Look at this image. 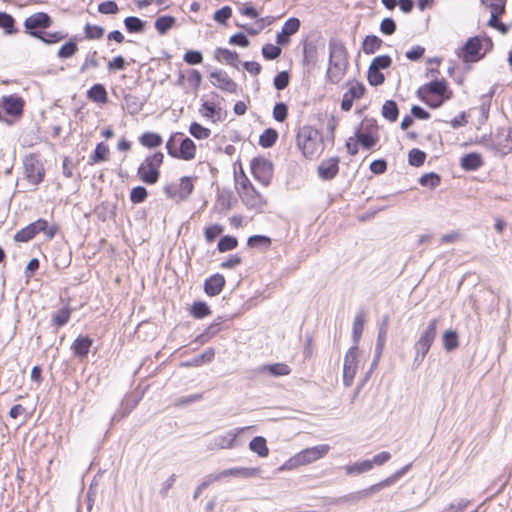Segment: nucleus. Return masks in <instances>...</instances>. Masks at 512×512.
<instances>
[{
	"label": "nucleus",
	"mask_w": 512,
	"mask_h": 512,
	"mask_svg": "<svg viewBox=\"0 0 512 512\" xmlns=\"http://www.w3.org/2000/svg\"><path fill=\"white\" fill-rule=\"evenodd\" d=\"M358 364V347L351 346L345 353L343 362V384L346 387L352 385Z\"/></svg>",
	"instance_id": "1a4fd4ad"
},
{
	"label": "nucleus",
	"mask_w": 512,
	"mask_h": 512,
	"mask_svg": "<svg viewBox=\"0 0 512 512\" xmlns=\"http://www.w3.org/2000/svg\"><path fill=\"white\" fill-rule=\"evenodd\" d=\"M237 245H238V241H237L236 237L230 236V235H225L219 239L218 244H217V249L220 252H227V251H230V250L236 248Z\"/></svg>",
	"instance_id": "4d7b16f0"
},
{
	"label": "nucleus",
	"mask_w": 512,
	"mask_h": 512,
	"mask_svg": "<svg viewBox=\"0 0 512 512\" xmlns=\"http://www.w3.org/2000/svg\"><path fill=\"white\" fill-rule=\"evenodd\" d=\"M193 178L189 176H183L180 178L178 185L170 184L164 187V193L170 199L176 201L186 200L193 192Z\"/></svg>",
	"instance_id": "0eeeda50"
},
{
	"label": "nucleus",
	"mask_w": 512,
	"mask_h": 512,
	"mask_svg": "<svg viewBox=\"0 0 512 512\" xmlns=\"http://www.w3.org/2000/svg\"><path fill=\"white\" fill-rule=\"evenodd\" d=\"M109 147L104 142H100L96 145L94 152L90 155V161L92 163L104 162L108 159Z\"/></svg>",
	"instance_id": "a18cd8bd"
},
{
	"label": "nucleus",
	"mask_w": 512,
	"mask_h": 512,
	"mask_svg": "<svg viewBox=\"0 0 512 512\" xmlns=\"http://www.w3.org/2000/svg\"><path fill=\"white\" fill-rule=\"evenodd\" d=\"M250 168L255 180L263 186H269L273 178V164L264 157H255L250 162Z\"/></svg>",
	"instance_id": "423d86ee"
},
{
	"label": "nucleus",
	"mask_w": 512,
	"mask_h": 512,
	"mask_svg": "<svg viewBox=\"0 0 512 512\" xmlns=\"http://www.w3.org/2000/svg\"><path fill=\"white\" fill-rule=\"evenodd\" d=\"M372 468L370 460H363L346 466V473L349 475L361 474L370 471Z\"/></svg>",
	"instance_id": "8fccbe9b"
},
{
	"label": "nucleus",
	"mask_w": 512,
	"mask_h": 512,
	"mask_svg": "<svg viewBox=\"0 0 512 512\" xmlns=\"http://www.w3.org/2000/svg\"><path fill=\"white\" fill-rule=\"evenodd\" d=\"M46 228L47 221L44 219H38L16 232L14 235V240L16 242H28L29 240L33 239L39 232L45 230Z\"/></svg>",
	"instance_id": "f3484780"
},
{
	"label": "nucleus",
	"mask_w": 512,
	"mask_h": 512,
	"mask_svg": "<svg viewBox=\"0 0 512 512\" xmlns=\"http://www.w3.org/2000/svg\"><path fill=\"white\" fill-rule=\"evenodd\" d=\"M261 52L266 60H274L280 56L282 50L278 45L268 43L263 45Z\"/></svg>",
	"instance_id": "680f3d73"
},
{
	"label": "nucleus",
	"mask_w": 512,
	"mask_h": 512,
	"mask_svg": "<svg viewBox=\"0 0 512 512\" xmlns=\"http://www.w3.org/2000/svg\"><path fill=\"white\" fill-rule=\"evenodd\" d=\"M470 501L466 499H459L454 503H450L443 508L440 512H464L469 506Z\"/></svg>",
	"instance_id": "774afa93"
},
{
	"label": "nucleus",
	"mask_w": 512,
	"mask_h": 512,
	"mask_svg": "<svg viewBox=\"0 0 512 512\" xmlns=\"http://www.w3.org/2000/svg\"><path fill=\"white\" fill-rule=\"evenodd\" d=\"M215 357V350L213 348H207L203 353L180 363L181 367H200L205 363H210Z\"/></svg>",
	"instance_id": "cd10ccee"
},
{
	"label": "nucleus",
	"mask_w": 512,
	"mask_h": 512,
	"mask_svg": "<svg viewBox=\"0 0 512 512\" xmlns=\"http://www.w3.org/2000/svg\"><path fill=\"white\" fill-rule=\"evenodd\" d=\"M439 320L434 318L429 321L427 327L421 333L419 339L416 341L414 345V349L416 351L414 363L422 362L429 352L434 340L437 336V325Z\"/></svg>",
	"instance_id": "39448f33"
},
{
	"label": "nucleus",
	"mask_w": 512,
	"mask_h": 512,
	"mask_svg": "<svg viewBox=\"0 0 512 512\" xmlns=\"http://www.w3.org/2000/svg\"><path fill=\"white\" fill-rule=\"evenodd\" d=\"M0 28L3 29L6 35H13L18 32L14 17L4 11H0Z\"/></svg>",
	"instance_id": "ea45409f"
},
{
	"label": "nucleus",
	"mask_w": 512,
	"mask_h": 512,
	"mask_svg": "<svg viewBox=\"0 0 512 512\" xmlns=\"http://www.w3.org/2000/svg\"><path fill=\"white\" fill-rule=\"evenodd\" d=\"M278 139V133L273 128H267L259 137V145L263 148L272 147Z\"/></svg>",
	"instance_id": "49530a36"
},
{
	"label": "nucleus",
	"mask_w": 512,
	"mask_h": 512,
	"mask_svg": "<svg viewBox=\"0 0 512 512\" xmlns=\"http://www.w3.org/2000/svg\"><path fill=\"white\" fill-rule=\"evenodd\" d=\"M297 146L305 157H314L323 149L321 133L310 125L303 126L297 134Z\"/></svg>",
	"instance_id": "7ed1b4c3"
},
{
	"label": "nucleus",
	"mask_w": 512,
	"mask_h": 512,
	"mask_svg": "<svg viewBox=\"0 0 512 512\" xmlns=\"http://www.w3.org/2000/svg\"><path fill=\"white\" fill-rule=\"evenodd\" d=\"M339 162L337 156L322 160L317 168L319 178L324 181L333 180L339 173Z\"/></svg>",
	"instance_id": "dca6fc26"
},
{
	"label": "nucleus",
	"mask_w": 512,
	"mask_h": 512,
	"mask_svg": "<svg viewBox=\"0 0 512 512\" xmlns=\"http://www.w3.org/2000/svg\"><path fill=\"white\" fill-rule=\"evenodd\" d=\"M196 155V145L188 137L179 139V148L177 152V159L192 160Z\"/></svg>",
	"instance_id": "c85d7f7f"
},
{
	"label": "nucleus",
	"mask_w": 512,
	"mask_h": 512,
	"mask_svg": "<svg viewBox=\"0 0 512 512\" xmlns=\"http://www.w3.org/2000/svg\"><path fill=\"white\" fill-rule=\"evenodd\" d=\"M495 144L499 150L505 153L510 152L512 150V127L497 129Z\"/></svg>",
	"instance_id": "bb28decb"
},
{
	"label": "nucleus",
	"mask_w": 512,
	"mask_h": 512,
	"mask_svg": "<svg viewBox=\"0 0 512 512\" xmlns=\"http://www.w3.org/2000/svg\"><path fill=\"white\" fill-rule=\"evenodd\" d=\"M417 96L421 101H423L428 107H430L432 109L441 107L446 100L450 99L449 97H440V96H436V95L431 96V95L417 94Z\"/></svg>",
	"instance_id": "603ef678"
},
{
	"label": "nucleus",
	"mask_w": 512,
	"mask_h": 512,
	"mask_svg": "<svg viewBox=\"0 0 512 512\" xmlns=\"http://www.w3.org/2000/svg\"><path fill=\"white\" fill-rule=\"evenodd\" d=\"M148 196L147 189L143 186H136L130 192V201L133 204H140L146 200Z\"/></svg>",
	"instance_id": "052dcab7"
},
{
	"label": "nucleus",
	"mask_w": 512,
	"mask_h": 512,
	"mask_svg": "<svg viewBox=\"0 0 512 512\" xmlns=\"http://www.w3.org/2000/svg\"><path fill=\"white\" fill-rule=\"evenodd\" d=\"M367 81L371 86H379L384 83L385 77L380 70H376L369 66L367 71Z\"/></svg>",
	"instance_id": "13d9d810"
},
{
	"label": "nucleus",
	"mask_w": 512,
	"mask_h": 512,
	"mask_svg": "<svg viewBox=\"0 0 512 512\" xmlns=\"http://www.w3.org/2000/svg\"><path fill=\"white\" fill-rule=\"evenodd\" d=\"M441 182V178L434 172L426 173L419 179V184L430 189L436 188Z\"/></svg>",
	"instance_id": "6e6d98bb"
},
{
	"label": "nucleus",
	"mask_w": 512,
	"mask_h": 512,
	"mask_svg": "<svg viewBox=\"0 0 512 512\" xmlns=\"http://www.w3.org/2000/svg\"><path fill=\"white\" fill-rule=\"evenodd\" d=\"M460 164L466 171H475L482 166L483 160L479 153L471 152L461 158Z\"/></svg>",
	"instance_id": "2f4dec72"
},
{
	"label": "nucleus",
	"mask_w": 512,
	"mask_h": 512,
	"mask_svg": "<svg viewBox=\"0 0 512 512\" xmlns=\"http://www.w3.org/2000/svg\"><path fill=\"white\" fill-rule=\"evenodd\" d=\"M426 160V154L420 149L413 148L408 153V163L411 166L420 167Z\"/></svg>",
	"instance_id": "5fc2aeb1"
},
{
	"label": "nucleus",
	"mask_w": 512,
	"mask_h": 512,
	"mask_svg": "<svg viewBox=\"0 0 512 512\" xmlns=\"http://www.w3.org/2000/svg\"><path fill=\"white\" fill-rule=\"evenodd\" d=\"M183 60L188 65H198L203 62V55L198 50H188L183 55Z\"/></svg>",
	"instance_id": "338daca9"
},
{
	"label": "nucleus",
	"mask_w": 512,
	"mask_h": 512,
	"mask_svg": "<svg viewBox=\"0 0 512 512\" xmlns=\"http://www.w3.org/2000/svg\"><path fill=\"white\" fill-rule=\"evenodd\" d=\"M23 165L25 176L30 183L37 185L43 180L44 168L35 155L27 156L23 161Z\"/></svg>",
	"instance_id": "9d476101"
},
{
	"label": "nucleus",
	"mask_w": 512,
	"mask_h": 512,
	"mask_svg": "<svg viewBox=\"0 0 512 512\" xmlns=\"http://www.w3.org/2000/svg\"><path fill=\"white\" fill-rule=\"evenodd\" d=\"M225 286V278L222 274L215 273L208 277L204 282V292L210 296L214 297L219 295Z\"/></svg>",
	"instance_id": "412c9836"
},
{
	"label": "nucleus",
	"mask_w": 512,
	"mask_h": 512,
	"mask_svg": "<svg viewBox=\"0 0 512 512\" xmlns=\"http://www.w3.org/2000/svg\"><path fill=\"white\" fill-rule=\"evenodd\" d=\"M506 12V8H499L490 10V18L487 25L498 30L501 34L505 35L509 31V26L499 20V17Z\"/></svg>",
	"instance_id": "7c9ffc66"
},
{
	"label": "nucleus",
	"mask_w": 512,
	"mask_h": 512,
	"mask_svg": "<svg viewBox=\"0 0 512 512\" xmlns=\"http://www.w3.org/2000/svg\"><path fill=\"white\" fill-rule=\"evenodd\" d=\"M123 23L129 33H143L145 30V21L136 16L126 17Z\"/></svg>",
	"instance_id": "a19ab883"
},
{
	"label": "nucleus",
	"mask_w": 512,
	"mask_h": 512,
	"mask_svg": "<svg viewBox=\"0 0 512 512\" xmlns=\"http://www.w3.org/2000/svg\"><path fill=\"white\" fill-rule=\"evenodd\" d=\"M329 63L348 66V52L344 43L338 38H331L328 43Z\"/></svg>",
	"instance_id": "4468645a"
},
{
	"label": "nucleus",
	"mask_w": 512,
	"mask_h": 512,
	"mask_svg": "<svg viewBox=\"0 0 512 512\" xmlns=\"http://www.w3.org/2000/svg\"><path fill=\"white\" fill-rule=\"evenodd\" d=\"M259 374H269L274 377L286 376L291 373L290 367L285 363L263 364L256 369Z\"/></svg>",
	"instance_id": "393cba45"
},
{
	"label": "nucleus",
	"mask_w": 512,
	"mask_h": 512,
	"mask_svg": "<svg viewBox=\"0 0 512 512\" xmlns=\"http://www.w3.org/2000/svg\"><path fill=\"white\" fill-rule=\"evenodd\" d=\"M261 472L260 467H233L225 469L220 472L222 478L225 477H239V478H251L258 476Z\"/></svg>",
	"instance_id": "4be33fe9"
},
{
	"label": "nucleus",
	"mask_w": 512,
	"mask_h": 512,
	"mask_svg": "<svg viewBox=\"0 0 512 512\" xmlns=\"http://www.w3.org/2000/svg\"><path fill=\"white\" fill-rule=\"evenodd\" d=\"M411 466H412V464L409 463V464L403 466L401 469H399L396 472H394L389 477L383 479L382 481H380V482H378L376 484H373V485L369 486L368 488H365V489H362V490H359V491H355V492L349 493L347 495L341 496V497L337 498L334 503H336V504H343V503L354 504V503H357L360 500L365 499V498L371 496L372 494L380 491L381 489L389 487L392 484H394L406 472H408V470L411 468Z\"/></svg>",
	"instance_id": "f257e3e1"
},
{
	"label": "nucleus",
	"mask_w": 512,
	"mask_h": 512,
	"mask_svg": "<svg viewBox=\"0 0 512 512\" xmlns=\"http://www.w3.org/2000/svg\"><path fill=\"white\" fill-rule=\"evenodd\" d=\"M175 22V17L163 15L155 20L154 27L160 35H165L174 26Z\"/></svg>",
	"instance_id": "e433bc0d"
},
{
	"label": "nucleus",
	"mask_w": 512,
	"mask_h": 512,
	"mask_svg": "<svg viewBox=\"0 0 512 512\" xmlns=\"http://www.w3.org/2000/svg\"><path fill=\"white\" fill-rule=\"evenodd\" d=\"M383 41L376 35H367L362 43V50L365 54H374L381 48Z\"/></svg>",
	"instance_id": "4c0bfd02"
},
{
	"label": "nucleus",
	"mask_w": 512,
	"mask_h": 512,
	"mask_svg": "<svg viewBox=\"0 0 512 512\" xmlns=\"http://www.w3.org/2000/svg\"><path fill=\"white\" fill-rule=\"evenodd\" d=\"M190 134L199 140H204L210 137L211 130L202 126L197 122H192L189 127Z\"/></svg>",
	"instance_id": "864d4df0"
},
{
	"label": "nucleus",
	"mask_w": 512,
	"mask_h": 512,
	"mask_svg": "<svg viewBox=\"0 0 512 512\" xmlns=\"http://www.w3.org/2000/svg\"><path fill=\"white\" fill-rule=\"evenodd\" d=\"M214 58L218 62H224L234 68L239 67V55L236 51L229 50L227 48L218 47L214 51Z\"/></svg>",
	"instance_id": "b1692460"
},
{
	"label": "nucleus",
	"mask_w": 512,
	"mask_h": 512,
	"mask_svg": "<svg viewBox=\"0 0 512 512\" xmlns=\"http://www.w3.org/2000/svg\"><path fill=\"white\" fill-rule=\"evenodd\" d=\"M459 337L456 331L447 330L443 334V347L446 351L450 352L458 348Z\"/></svg>",
	"instance_id": "de8ad7c7"
},
{
	"label": "nucleus",
	"mask_w": 512,
	"mask_h": 512,
	"mask_svg": "<svg viewBox=\"0 0 512 512\" xmlns=\"http://www.w3.org/2000/svg\"><path fill=\"white\" fill-rule=\"evenodd\" d=\"M330 451V446L328 444H320L313 447H309L301 450L296 453L292 457H290L287 461H285L280 467V471L284 470H292L302 465H307L313 463L325 455Z\"/></svg>",
	"instance_id": "f03ea898"
},
{
	"label": "nucleus",
	"mask_w": 512,
	"mask_h": 512,
	"mask_svg": "<svg viewBox=\"0 0 512 512\" xmlns=\"http://www.w3.org/2000/svg\"><path fill=\"white\" fill-rule=\"evenodd\" d=\"M392 59L389 55H380L375 57L369 66L376 70L387 69L391 66Z\"/></svg>",
	"instance_id": "69168bd1"
},
{
	"label": "nucleus",
	"mask_w": 512,
	"mask_h": 512,
	"mask_svg": "<svg viewBox=\"0 0 512 512\" xmlns=\"http://www.w3.org/2000/svg\"><path fill=\"white\" fill-rule=\"evenodd\" d=\"M104 28L99 25H92L90 23H87L84 26V34L85 38L88 40H98L101 39L104 35Z\"/></svg>",
	"instance_id": "3c124183"
},
{
	"label": "nucleus",
	"mask_w": 512,
	"mask_h": 512,
	"mask_svg": "<svg viewBox=\"0 0 512 512\" xmlns=\"http://www.w3.org/2000/svg\"><path fill=\"white\" fill-rule=\"evenodd\" d=\"M347 67L348 66L328 62L325 75L326 81L331 84H338L345 76Z\"/></svg>",
	"instance_id": "c756f323"
},
{
	"label": "nucleus",
	"mask_w": 512,
	"mask_h": 512,
	"mask_svg": "<svg viewBox=\"0 0 512 512\" xmlns=\"http://www.w3.org/2000/svg\"><path fill=\"white\" fill-rule=\"evenodd\" d=\"M365 90V86L362 83L356 82L353 84L343 95L341 109L349 111L352 108L353 101L360 99L364 95Z\"/></svg>",
	"instance_id": "aec40b11"
},
{
	"label": "nucleus",
	"mask_w": 512,
	"mask_h": 512,
	"mask_svg": "<svg viewBox=\"0 0 512 512\" xmlns=\"http://www.w3.org/2000/svg\"><path fill=\"white\" fill-rule=\"evenodd\" d=\"M354 135L364 149L372 148L378 141V137L374 136L373 133L361 131V126L356 127Z\"/></svg>",
	"instance_id": "f704fd0d"
},
{
	"label": "nucleus",
	"mask_w": 512,
	"mask_h": 512,
	"mask_svg": "<svg viewBox=\"0 0 512 512\" xmlns=\"http://www.w3.org/2000/svg\"><path fill=\"white\" fill-rule=\"evenodd\" d=\"M163 160L164 154L160 151L147 155L137 169V177L148 185L157 183Z\"/></svg>",
	"instance_id": "20e7f679"
},
{
	"label": "nucleus",
	"mask_w": 512,
	"mask_h": 512,
	"mask_svg": "<svg viewBox=\"0 0 512 512\" xmlns=\"http://www.w3.org/2000/svg\"><path fill=\"white\" fill-rule=\"evenodd\" d=\"M249 448L260 457H266L269 454L266 439L262 436L254 437L249 443Z\"/></svg>",
	"instance_id": "79ce46f5"
},
{
	"label": "nucleus",
	"mask_w": 512,
	"mask_h": 512,
	"mask_svg": "<svg viewBox=\"0 0 512 512\" xmlns=\"http://www.w3.org/2000/svg\"><path fill=\"white\" fill-rule=\"evenodd\" d=\"M247 245L250 247H264L269 248L271 245V239L265 235H253L247 240Z\"/></svg>",
	"instance_id": "bf43d9fd"
},
{
	"label": "nucleus",
	"mask_w": 512,
	"mask_h": 512,
	"mask_svg": "<svg viewBox=\"0 0 512 512\" xmlns=\"http://www.w3.org/2000/svg\"><path fill=\"white\" fill-rule=\"evenodd\" d=\"M364 323H365V313L363 310H360L356 314L354 321H353V326H352V340L354 343L353 346L358 347L361 335L363 333Z\"/></svg>",
	"instance_id": "72a5a7b5"
},
{
	"label": "nucleus",
	"mask_w": 512,
	"mask_h": 512,
	"mask_svg": "<svg viewBox=\"0 0 512 512\" xmlns=\"http://www.w3.org/2000/svg\"><path fill=\"white\" fill-rule=\"evenodd\" d=\"M300 20L296 17H290L287 19L279 33L276 35V43L278 45H286L290 41V36L298 32L300 28Z\"/></svg>",
	"instance_id": "6ab92c4d"
},
{
	"label": "nucleus",
	"mask_w": 512,
	"mask_h": 512,
	"mask_svg": "<svg viewBox=\"0 0 512 512\" xmlns=\"http://www.w3.org/2000/svg\"><path fill=\"white\" fill-rule=\"evenodd\" d=\"M190 313L195 319H203L209 316L212 311L205 302L197 301L191 306Z\"/></svg>",
	"instance_id": "09e8293b"
},
{
	"label": "nucleus",
	"mask_w": 512,
	"mask_h": 512,
	"mask_svg": "<svg viewBox=\"0 0 512 512\" xmlns=\"http://www.w3.org/2000/svg\"><path fill=\"white\" fill-rule=\"evenodd\" d=\"M124 100L129 113L132 115L138 114L142 110L145 103V99L131 94L126 95Z\"/></svg>",
	"instance_id": "c03bdc74"
},
{
	"label": "nucleus",
	"mask_w": 512,
	"mask_h": 512,
	"mask_svg": "<svg viewBox=\"0 0 512 512\" xmlns=\"http://www.w3.org/2000/svg\"><path fill=\"white\" fill-rule=\"evenodd\" d=\"M97 10L101 14H116L119 11L118 4L113 0H106L98 4Z\"/></svg>",
	"instance_id": "e2e57ef3"
},
{
	"label": "nucleus",
	"mask_w": 512,
	"mask_h": 512,
	"mask_svg": "<svg viewBox=\"0 0 512 512\" xmlns=\"http://www.w3.org/2000/svg\"><path fill=\"white\" fill-rule=\"evenodd\" d=\"M241 201L249 210L261 212L266 206L265 198L255 189V187H248L247 190L238 193Z\"/></svg>",
	"instance_id": "f8f14e48"
},
{
	"label": "nucleus",
	"mask_w": 512,
	"mask_h": 512,
	"mask_svg": "<svg viewBox=\"0 0 512 512\" xmlns=\"http://www.w3.org/2000/svg\"><path fill=\"white\" fill-rule=\"evenodd\" d=\"M381 114L386 120L395 122L399 116L397 103L394 100H386L382 106Z\"/></svg>",
	"instance_id": "58836bf2"
},
{
	"label": "nucleus",
	"mask_w": 512,
	"mask_h": 512,
	"mask_svg": "<svg viewBox=\"0 0 512 512\" xmlns=\"http://www.w3.org/2000/svg\"><path fill=\"white\" fill-rule=\"evenodd\" d=\"M139 142L144 147L156 148L162 144V137L158 133L145 132L140 136Z\"/></svg>",
	"instance_id": "37998d69"
},
{
	"label": "nucleus",
	"mask_w": 512,
	"mask_h": 512,
	"mask_svg": "<svg viewBox=\"0 0 512 512\" xmlns=\"http://www.w3.org/2000/svg\"><path fill=\"white\" fill-rule=\"evenodd\" d=\"M93 340L88 336H78L70 346L73 354L79 358H84L88 355Z\"/></svg>",
	"instance_id": "a878e982"
},
{
	"label": "nucleus",
	"mask_w": 512,
	"mask_h": 512,
	"mask_svg": "<svg viewBox=\"0 0 512 512\" xmlns=\"http://www.w3.org/2000/svg\"><path fill=\"white\" fill-rule=\"evenodd\" d=\"M51 17L44 12H37L24 21L25 32L33 37L41 36V32L51 26Z\"/></svg>",
	"instance_id": "6e6552de"
},
{
	"label": "nucleus",
	"mask_w": 512,
	"mask_h": 512,
	"mask_svg": "<svg viewBox=\"0 0 512 512\" xmlns=\"http://www.w3.org/2000/svg\"><path fill=\"white\" fill-rule=\"evenodd\" d=\"M24 101L22 98L9 95L2 99V108L10 116H19L23 112Z\"/></svg>",
	"instance_id": "5701e85b"
},
{
	"label": "nucleus",
	"mask_w": 512,
	"mask_h": 512,
	"mask_svg": "<svg viewBox=\"0 0 512 512\" xmlns=\"http://www.w3.org/2000/svg\"><path fill=\"white\" fill-rule=\"evenodd\" d=\"M416 94L422 95H436L440 97L451 98L452 92L448 91L447 82L445 79L433 80L427 84L420 86Z\"/></svg>",
	"instance_id": "2eb2a0df"
},
{
	"label": "nucleus",
	"mask_w": 512,
	"mask_h": 512,
	"mask_svg": "<svg viewBox=\"0 0 512 512\" xmlns=\"http://www.w3.org/2000/svg\"><path fill=\"white\" fill-rule=\"evenodd\" d=\"M87 96L96 103L104 104L108 101L107 91L103 84H94L88 91Z\"/></svg>",
	"instance_id": "c9c22d12"
},
{
	"label": "nucleus",
	"mask_w": 512,
	"mask_h": 512,
	"mask_svg": "<svg viewBox=\"0 0 512 512\" xmlns=\"http://www.w3.org/2000/svg\"><path fill=\"white\" fill-rule=\"evenodd\" d=\"M483 46L480 36L470 37L462 47L461 58L463 62L470 63L479 61L484 54H481V48Z\"/></svg>",
	"instance_id": "ddd939ff"
},
{
	"label": "nucleus",
	"mask_w": 512,
	"mask_h": 512,
	"mask_svg": "<svg viewBox=\"0 0 512 512\" xmlns=\"http://www.w3.org/2000/svg\"><path fill=\"white\" fill-rule=\"evenodd\" d=\"M273 118L277 122H283L288 115V107L284 102H278L273 107Z\"/></svg>",
	"instance_id": "0e129e2a"
},
{
	"label": "nucleus",
	"mask_w": 512,
	"mask_h": 512,
	"mask_svg": "<svg viewBox=\"0 0 512 512\" xmlns=\"http://www.w3.org/2000/svg\"><path fill=\"white\" fill-rule=\"evenodd\" d=\"M318 61L317 46L313 42H304L303 44V64L314 67Z\"/></svg>",
	"instance_id": "473e14b6"
},
{
	"label": "nucleus",
	"mask_w": 512,
	"mask_h": 512,
	"mask_svg": "<svg viewBox=\"0 0 512 512\" xmlns=\"http://www.w3.org/2000/svg\"><path fill=\"white\" fill-rule=\"evenodd\" d=\"M209 80L213 86L228 93H236L238 90L237 83L221 69H216L209 73Z\"/></svg>",
	"instance_id": "9b49d317"
},
{
	"label": "nucleus",
	"mask_w": 512,
	"mask_h": 512,
	"mask_svg": "<svg viewBox=\"0 0 512 512\" xmlns=\"http://www.w3.org/2000/svg\"><path fill=\"white\" fill-rule=\"evenodd\" d=\"M246 429H247L246 427L237 428L235 430L228 431L224 435L215 436L210 443L211 448H218V449L233 448L235 446V441H236L237 436Z\"/></svg>",
	"instance_id": "a211bd4d"
}]
</instances>
